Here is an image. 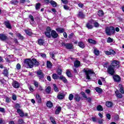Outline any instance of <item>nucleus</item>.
I'll use <instances>...</instances> for the list:
<instances>
[{
  "instance_id": "nucleus-23",
  "label": "nucleus",
  "mask_w": 124,
  "mask_h": 124,
  "mask_svg": "<svg viewBox=\"0 0 124 124\" xmlns=\"http://www.w3.org/2000/svg\"><path fill=\"white\" fill-rule=\"evenodd\" d=\"M78 17H79V18L83 19L85 18V15L83 14V12H79L78 14Z\"/></svg>"
},
{
  "instance_id": "nucleus-54",
  "label": "nucleus",
  "mask_w": 124,
  "mask_h": 124,
  "mask_svg": "<svg viewBox=\"0 0 124 124\" xmlns=\"http://www.w3.org/2000/svg\"><path fill=\"white\" fill-rule=\"evenodd\" d=\"M18 124H24V120L23 119H19L18 120Z\"/></svg>"
},
{
  "instance_id": "nucleus-13",
  "label": "nucleus",
  "mask_w": 124,
  "mask_h": 124,
  "mask_svg": "<svg viewBox=\"0 0 124 124\" xmlns=\"http://www.w3.org/2000/svg\"><path fill=\"white\" fill-rule=\"evenodd\" d=\"M74 98L75 100H76V101H78H78H80V100H81V97L78 94H76L74 95Z\"/></svg>"
},
{
  "instance_id": "nucleus-3",
  "label": "nucleus",
  "mask_w": 124,
  "mask_h": 124,
  "mask_svg": "<svg viewBox=\"0 0 124 124\" xmlns=\"http://www.w3.org/2000/svg\"><path fill=\"white\" fill-rule=\"evenodd\" d=\"M105 31L107 35L109 36H111L112 34H115V28L113 26L106 27Z\"/></svg>"
},
{
  "instance_id": "nucleus-4",
  "label": "nucleus",
  "mask_w": 124,
  "mask_h": 124,
  "mask_svg": "<svg viewBox=\"0 0 124 124\" xmlns=\"http://www.w3.org/2000/svg\"><path fill=\"white\" fill-rule=\"evenodd\" d=\"M83 71L85 73L87 80L91 79L92 74H94V72H93V70H86V69H84Z\"/></svg>"
},
{
  "instance_id": "nucleus-40",
  "label": "nucleus",
  "mask_w": 124,
  "mask_h": 124,
  "mask_svg": "<svg viewBox=\"0 0 124 124\" xmlns=\"http://www.w3.org/2000/svg\"><path fill=\"white\" fill-rule=\"evenodd\" d=\"M86 27L88 28V29H93V25H92V24H90V23H87L86 24Z\"/></svg>"
},
{
  "instance_id": "nucleus-32",
  "label": "nucleus",
  "mask_w": 124,
  "mask_h": 124,
  "mask_svg": "<svg viewBox=\"0 0 124 124\" xmlns=\"http://www.w3.org/2000/svg\"><path fill=\"white\" fill-rule=\"evenodd\" d=\"M88 42L91 44H96V41L92 39H88Z\"/></svg>"
},
{
  "instance_id": "nucleus-63",
  "label": "nucleus",
  "mask_w": 124,
  "mask_h": 124,
  "mask_svg": "<svg viewBox=\"0 0 124 124\" xmlns=\"http://www.w3.org/2000/svg\"><path fill=\"white\" fill-rule=\"evenodd\" d=\"M114 120H115V122L117 121H119V115L116 116L114 118Z\"/></svg>"
},
{
  "instance_id": "nucleus-22",
  "label": "nucleus",
  "mask_w": 124,
  "mask_h": 124,
  "mask_svg": "<svg viewBox=\"0 0 124 124\" xmlns=\"http://www.w3.org/2000/svg\"><path fill=\"white\" fill-rule=\"evenodd\" d=\"M62 111V107H57V108L56 109L55 111V114L56 115H59L60 113H61V111Z\"/></svg>"
},
{
  "instance_id": "nucleus-28",
  "label": "nucleus",
  "mask_w": 124,
  "mask_h": 124,
  "mask_svg": "<svg viewBox=\"0 0 124 124\" xmlns=\"http://www.w3.org/2000/svg\"><path fill=\"white\" fill-rule=\"evenodd\" d=\"M51 31H47L45 32V35H46V37H48V38H51Z\"/></svg>"
},
{
  "instance_id": "nucleus-36",
  "label": "nucleus",
  "mask_w": 124,
  "mask_h": 124,
  "mask_svg": "<svg viewBox=\"0 0 124 124\" xmlns=\"http://www.w3.org/2000/svg\"><path fill=\"white\" fill-rule=\"evenodd\" d=\"M46 93H50L51 92V87H47L46 89Z\"/></svg>"
},
{
  "instance_id": "nucleus-16",
  "label": "nucleus",
  "mask_w": 124,
  "mask_h": 124,
  "mask_svg": "<svg viewBox=\"0 0 124 124\" xmlns=\"http://www.w3.org/2000/svg\"><path fill=\"white\" fill-rule=\"evenodd\" d=\"M60 80H62L63 83L65 84L67 83V79L65 78V77H63V76H61V77H59Z\"/></svg>"
},
{
  "instance_id": "nucleus-43",
  "label": "nucleus",
  "mask_w": 124,
  "mask_h": 124,
  "mask_svg": "<svg viewBox=\"0 0 124 124\" xmlns=\"http://www.w3.org/2000/svg\"><path fill=\"white\" fill-rule=\"evenodd\" d=\"M40 5H41V4L40 3H38L36 4V6H35L36 10H38V9L40 8Z\"/></svg>"
},
{
  "instance_id": "nucleus-34",
  "label": "nucleus",
  "mask_w": 124,
  "mask_h": 124,
  "mask_svg": "<svg viewBox=\"0 0 124 124\" xmlns=\"http://www.w3.org/2000/svg\"><path fill=\"white\" fill-rule=\"evenodd\" d=\"M52 78L53 79L56 80L57 79H59V78H60V77H59V76H58V75H57L56 74H53L52 75Z\"/></svg>"
},
{
  "instance_id": "nucleus-50",
  "label": "nucleus",
  "mask_w": 124,
  "mask_h": 124,
  "mask_svg": "<svg viewBox=\"0 0 124 124\" xmlns=\"http://www.w3.org/2000/svg\"><path fill=\"white\" fill-rule=\"evenodd\" d=\"M63 8L65 9V10H69V7L66 5H64L63 6Z\"/></svg>"
},
{
  "instance_id": "nucleus-51",
  "label": "nucleus",
  "mask_w": 124,
  "mask_h": 124,
  "mask_svg": "<svg viewBox=\"0 0 124 124\" xmlns=\"http://www.w3.org/2000/svg\"><path fill=\"white\" fill-rule=\"evenodd\" d=\"M93 24L95 28H98V27H99V24H98L97 22H94Z\"/></svg>"
},
{
  "instance_id": "nucleus-19",
  "label": "nucleus",
  "mask_w": 124,
  "mask_h": 124,
  "mask_svg": "<svg viewBox=\"0 0 124 124\" xmlns=\"http://www.w3.org/2000/svg\"><path fill=\"white\" fill-rule=\"evenodd\" d=\"M29 17L30 19H31V20H30V22L31 25L34 24V18H33V16H31V15H30Z\"/></svg>"
},
{
  "instance_id": "nucleus-12",
  "label": "nucleus",
  "mask_w": 124,
  "mask_h": 124,
  "mask_svg": "<svg viewBox=\"0 0 124 124\" xmlns=\"http://www.w3.org/2000/svg\"><path fill=\"white\" fill-rule=\"evenodd\" d=\"M93 48V54H94V55L95 56H99V50H98V49H97L96 47H94Z\"/></svg>"
},
{
  "instance_id": "nucleus-64",
  "label": "nucleus",
  "mask_w": 124,
  "mask_h": 124,
  "mask_svg": "<svg viewBox=\"0 0 124 124\" xmlns=\"http://www.w3.org/2000/svg\"><path fill=\"white\" fill-rule=\"evenodd\" d=\"M6 102H7V103H9V102H10V99L9 97L6 98Z\"/></svg>"
},
{
  "instance_id": "nucleus-61",
  "label": "nucleus",
  "mask_w": 124,
  "mask_h": 124,
  "mask_svg": "<svg viewBox=\"0 0 124 124\" xmlns=\"http://www.w3.org/2000/svg\"><path fill=\"white\" fill-rule=\"evenodd\" d=\"M20 104H16L15 105V108H16V109H19V108H20Z\"/></svg>"
},
{
  "instance_id": "nucleus-33",
  "label": "nucleus",
  "mask_w": 124,
  "mask_h": 124,
  "mask_svg": "<svg viewBox=\"0 0 124 124\" xmlns=\"http://www.w3.org/2000/svg\"><path fill=\"white\" fill-rule=\"evenodd\" d=\"M106 105L107 106V107L110 108L111 106H113V103L111 102H107L106 103Z\"/></svg>"
},
{
  "instance_id": "nucleus-48",
  "label": "nucleus",
  "mask_w": 124,
  "mask_h": 124,
  "mask_svg": "<svg viewBox=\"0 0 124 124\" xmlns=\"http://www.w3.org/2000/svg\"><path fill=\"white\" fill-rule=\"evenodd\" d=\"M66 75L68 77H71V73L69 70H67L66 72Z\"/></svg>"
},
{
  "instance_id": "nucleus-49",
  "label": "nucleus",
  "mask_w": 124,
  "mask_h": 124,
  "mask_svg": "<svg viewBox=\"0 0 124 124\" xmlns=\"http://www.w3.org/2000/svg\"><path fill=\"white\" fill-rule=\"evenodd\" d=\"M40 56H41V57H42V58L46 59V55L44 53H40Z\"/></svg>"
},
{
  "instance_id": "nucleus-37",
  "label": "nucleus",
  "mask_w": 124,
  "mask_h": 124,
  "mask_svg": "<svg viewBox=\"0 0 124 124\" xmlns=\"http://www.w3.org/2000/svg\"><path fill=\"white\" fill-rule=\"evenodd\" d=\"M96 109L97 111H103V108L101 105H99L97 107Z\"/></svg>"
},
{
  "instance_id": "nucleus-1",
  "label": "nucleus",
  "mask_w": 124,
  "mask_h": 124,
  "mask_svg": "<svg viewBox=\"0 0 124 124\" xmlns=\"http://www.w3.org/2000/svg\"><path fill=\"white\" fill-rule=\"evenodd\" d=\"M118 68L120 67V62L119 61H117L114 60L111 63V64L110 65L108 68V72L110 75H114L115 73V68Z\"/></svg>"
},
{
  "instance_id": "nucleus-46",
  "label": "nucleus",
  "mask_w": 124,
  "mask_h": 124,
  "mask_svg": "<svg viewBox=\"0 0 124 124\" xmlns=\"http://www.w3.org/2000/svg\"><path fill=\"white\" fill-rule=\"evenodd\" d=\"M74 97V95L72 94H70L69 95V100H72Z\"/></svg>"
},
{
  "instance_id": "nucleus-38",
  "label": "nucleus",
  "mask_w": 124,
  "mask_h": 124,
  "mask_svg": "<svg viewBox=\"0 0 124 124\" xmlns=\"http://www.w3.org/2000/svg\"><path fill=\"white\" fill-rule=\"evenodd\" d=\"M16 36L18 37L19 39H21V40H23L24 39V36H22V35L20 33H17Z\"/></svg>"
},
{
  "instance_id": "nucleus-18",
  "label": "nucleus",
  "mask_w": 124,
  "mask_h": 124,
  "mask_svg": "<svg viewBox=\"0 0 124 124\" xmlns=\"http://www.w3.org/2000/svg\"><path fill=\"white\" fill-rule=\"evenodd\" d=\"M36 98L37 99V101L38 103H41L42 102V100L41 99V97H40V96L38 94H36Z\"/></svg>"
},
{
  "instance_id": "nucleus-29",
  "label": "nucleus",
  "mask_w": 124,
  "mask_h": 124,
  "mask_svg": "<svg viewBox=\"0 0 124 124\" xmlns=\"http://www.w3.org/2000/svg\"><path fill=\"white\" fill-rule=\"evenodd\" d=\"M38 43L39 45L42 46V45H43V44H44V40H43L42 39H39Z\"/></svg>"
},
{
  "instance_id": "nucleus-58",
  "label": "nucleus",
  "mask_w": 124,
  "mask_h": 124,
  "mask_svg": "<svg viewBox=\"0 0 124 124\" xmlns=\"http://www.w3.org/2000/svg\"><path fill=\"white\" fill-rule=\"evenodd\" d=\"M39 91H40V92H42V91H44V89H43V88H42V86L41 85H39V87H38Z\"/></svg>"
},
{
  "instance_id": "nucleus-62",
  "label": "nucleus",
  "mask_w": 124,
  "mask_h": 124,
  "mask_svg": "<svg viewBox=\"0 0 124 124\" xmlns=\"http://www.w3.org/2000/svg\"><path fill=\"white\" fill-rule=\"evenodd\" d=\"M29 88L31 92H34V90H33V88H32V87H31V85L29 86Z\"/></svg>"
},
{
  "instance_id": "nucleus-27",
  "label": "nucleus",
  "mask_w": 124,
  "mask_h": 124,
  "mask_svg": "<svg viewBox=\"0 0 124 124\" xmlns=\"http://www.w3.org/2000/svg\"><path fill=\"white\" fill-rule=\"evenodd\" d=\"M3 74L4 76L7 77V76H8V70H7V69H5L3 70Z\"/></svg>"
},
{
  "instance_id": "nucleus-42",
  "label": "nucleus",
  "mask_w": 124,
  "mask_h": 124,
  "mask_svg": "<svg viewBox=\"0 0 124 124\" xmlns=\"http://www.w3.org/2000/svg\"><path fill=\"white\" fill-rule=\"evenodd\" d=\"M113 39H112L111 37H109L107 39V42L108 43H112L113 42Z\"/></svg>"
},
{
  "instance_id": "nucleus-10",
  "label": "nucleus",
  "mask_w": 124,
  "mask_h": 124,
  "mask_svg": "<svg viewBox=\"0 0 124 124\" xmlns=\"http://www.w3.org/2000/svg\"><path fill=\"white\" fill-rule=\"evenodd\" d=\"M51 36H52L53 38H57V37L59 36V34L55 30H52L51 32Z\"/></svg>"
},
{
  "instance_id": "nucleus-47",
  "label": "nucleus",
  "mask_w": 124,
  "mask_h": 124,
  "mask_svg": "<svg viewBox=\"0 0 124 124\" xmlns=\"http://www.w3.org/2000/svg\"><path fill=\"white\" fill-rule=\"evenodd\" d=\"M62 69L59 68L57 69V74L58 75H62Z\"/></svg>"
},
{
  "instance_id": "nucleus-5",
  "label": "nucleus",
  "mask_w": 124,
  "mask_h": 124,
  "mask_svg": "<svg viewBox=\"0 0 124 124\" xmlns=\"http://www.w3.org/2000/svg\"><path fill=\"white\" fill-rule=\"evenodd\" d=\"M62 45L68 50L73 49V45L72 44L62 43Z\"/></svg>"
},
{
  "instance_id": "nucleus-53",
  "label": "nucleus",
  "mask_w": 124,
  "mask_h": 124,
  "mask_svg": "<svg viewBox=\"0 0 124 124\" xmlns=\"http://www.w3.org/2000/svg\"><path fill=\"white\" fill-rule=\"evenodd\" d=\"M19 1H18L16 0H13L12 1L11 3H12V4H17V3H18Z\"/></svg>"
},
{
  "instance_id": "nucleus-14",
  "label": "nucleus",
  "mask_w": 124,
  "mask_h": 124,
  "mask_svg": "<svg viewBox=\"0 0 124 124\" xmlns=\"http://www.w3.org/2000/svg\"><path fill=\"white\" fill-rule=\"evenodd\" d=\"M119 88V91L122 94H124V87L122 84H119L118 86Z\"/></svg>"
},
{
  "instance_id": "nucleus-20",
  "label": "nucleus",
  "mask_w": 124,
  "mask_h": 124,
  "mask_svg": "<svg viewBox=\"0 0 124 124\" xmlns=\"http://www.w3.org/2000/svg\"><path fill=\"white\" fill-rule=\"evenodd\" d=\"M113 79L115 82H120V81H121V78L118 75L114 76Z\"/></svg>"
},
{
  "instance_id": "nucleus-15",
  "label": "nucleus",
  "mask_w": 124,
  "mask_h": 124,
  "mask_svg": "<svg viewBox=\"0 0 124 124\" xmlns=\"http://www.w3.org/2000/svg\"><path fill=\"white\" fill-rule=\"evenodd\" d=\"M80 63L81 62H80V61L77 60L74 62V66H75V67H76V68H78V67H79V66H80Z\"/></svg>"
},
{
  "instance_id": "nucleus-25",
  "label": "nucleus",
  "mask_w": 124,
  "mask_h": 124,
  "mask_svg": "<svg viewBox=\"0 0 124 124\" xmlns=\"http://www.w3.org/2000/svg\"><path fill=\"white\" fill-rule=\"evenodd\" d=\"M46 106L48 107V108H52V107H53V103L51 101H47L46 102Z\"/></svg>"
},
{
  "instance_id": "nucleus-6",
  "label": "nucleus",
  "mask_w": 124,
  "mask_h": 124,
  "mask_svg": "<svg viewBox=\"0 0 124 124\" xmlns=\"http://www.w3.org/2000/svg\"><path fill=\"white\" fill-rule=\"evenodd\" d=\"M17 112L19 114L20 117H27L28 116V113H24V111L21 109H17Z\"/></svg>"
},
{
  "instance_id": "nucleus-41",
  "label": "nucleus",
  "mask_w": 124,
  "mask_h": 124,
  "mask_svg": "<svg viewBox=\"0 0 124 124\" xmlns=\"http://www.w3.org/2000/svg\"><path fill=\"white\" fill-rule=\"evenodd\" d=\"M95 91L96 92H97V93H101V92H102V89L98 87H96L95 89Z\"/></svg>"
},
{
  "instance_id": "nucleus-39",
  "label": "nucleus",
  "mask_w": 124,
  "mask_h": 124,
  "mask_svg": "<svg viewBox=\"0 0 124 124\" xmlns=\"http://www.w3.org/2000/svg\"><path fill=\"white\" fill-rule=\"evenodd\" d=\"M54 90L56 93H58L59 92V89H58V87H57V85L53 84Z\"/></svg>"
},
{
  "instance_id": "nucleus-24",
  "label": "nucleus",
  "mask_w": 124,
  "mask_h": 124,
  "mask_svg": "<svg viewBox=\"0 0 124 124\" xmlns=\"http://www.w3.org/2000/svg\"><path fill=\"white\" fill-rule=\"evenodd\" d=\"M56 31H57L58 32H60V33H62V32H64V29L61 28H57L56 29Z\"/></svg>"
},
{
  "instance_id": "nucleus-35",
  "label": "nucleus",
  "mask_w": 124,
  "mask_h": 124,
  "mask_svg": "<svg viewBox=\"0 0 124 124\" xmlns=\"http://www.w3.org/2000/svg\"><path fill=\"white\" fill-rule=\"evenodd\" d=\"M50 4L53 6V7H57V2L53 0H51L50 1Z\"/></svg>"
},
{
  "instance_id": "nucleus-59",
  "label": "nucleus",
  "mask_w": 124,
  "mask_h": 124,
  "mask_svg": "<svg viewBox=\"0 0 124 124\" xmlns=\"http://www.w3.org/2000/svg\"><path fill=\"white\" fill-rule=\"evenodd\" d=\"M106 117L108 120H111V115L110 114L108 113L106 114Z\"/></svg>"
},
{
  "instance_id": "nucleus-60",
  "label": "nucleus",
  "mask_w": 124,
  "mask_h": 124,
  "mask_svg": "<svg viewBox=\"0 0 124 124\" xmlns=\"http://www.w3.org/2000/svg\"><path fill=\"white\" fill-rule=\"evenodd\" d=\"M12 99L13 100H16L17 99V97L16 96V95L15 94L13 95Z\"/></svg>"
},
{
  "instance_id": "nucleus-56",
  "label": "nucleus",
  "mask_w": 124,
  "mask_h": 124,
  "mask_svg": "<svg viewBox=\"0 0 124 124\" xmlns=\"http://www.w3.org/2000/svg\"><path fill=\"white\" fill-rule=\"evenodd\" d=\"M16 69H17V70H19V69H21V65L19 63L17 64Z\"/></svg>"
},
{
  "instance_id": "nucleus-26",
  "label": "nucleus",
  "mask_w": 124,
  "mask_h": 124,
  "mask_svg": "<svg viewBox=\"0 0 124 124\" xmlns=\"http://www.w3.org/2000/svg\"><path fill=\"white\" fill-rule=\"evenodd\" d=\"M46 66L48 68H52V63L50 61H46Z\"/></svg>"
},
{
  "instance_id": "nucleus-44",
  "label": "nucleus",
  "mask_w": 124,
  "mask_h": 124,
  "mask_svg": "<svg viewBox=\"0 0 124 124\" xmlns=\"http://www.w3.org/2000/svg\"><path fill=\"white\" fill-rule=\"evenodd\" d=\"M25 32L28 35H31L32 34L31 31L30 30H25Z\"/></svg>"
},
{
  "instance_id": "nucleus-17",
  "label": "nucleus",
  "mask_w": 124,
  "mask_h": 124,
  "mask_svg": "<svg viewBox=\"0 0 124 124\" xmlns=\"http://www.w3.org/2000/svg\"><path fill=\"white\" fill-rule=\"evenodd\" d=\"M115 94L117 97H118V98H122V97H123V95H122V93H120L119 90L115 91Z\"/></svg>"
},
{
  "instance_id": "nucleus-30",
  "label": "nucleus",
  "mask_w": 124,
  "mask_h": 124,
  "mask_svg": "<svg viewBox=\"0 0 124 124\" xmlns=\"http://www.w3.org/2000/svg\"><path fill=\"white\" fill-rule=\"evenodd\" d=\"M57 97L59 99H62L64 98V94L63 93H60L58 95Z\"/></svg>"
},
{
  "instance_id": "nucleus-9",
  "label": "nucleus",
  "mask_w": 124,
  "mask_h": 124,
  "mask_svg": "<svg viewBox=\"0 0 124 124\" xmlns=\"http://www.w3.org/2000/svg\"><path fill=\"white\" fill-rule=\"evenodd\" d=\"M12 85L15 89H19V88H20V84H19V82L16 80H14Z\"/></svg>"
},
{
  "instance_id": "nucleus-8",
  "label": "nucleus",
  "mask_w": 124,
  "mask_h": 124,
  "mask_svg": "<svg viewBox=\"0 0 124 124\" xmlns=\"http://www.w3.org/2000/svg\"><path fill=\"white\" fill-rule=\"evenodd\" d=\"M37 76L39 79H43L44 78V74L42 72V70L37 71Z\"/></svg>"
},
{
  "instance_id": "nucleus-7",
  "label": "nucleus",
  "mask_w": 124,
  "mask_h": 124,
  "mask_svg": "<svg viewBox=\"0 0 124 124\" xmlns=\"http://www.w3.org/2000/svg\"><path fill=\"white\" fill-rule=\"evenodd\" d=\"M8 39V37L5 34H0V40L1 41H5Z\"/></svg>"
},
{
  "instance_id": "nucleus-2",
  "label": "nucleus",
  "mask_w": 124,
  "mask_h": 124,
  "mask_svg": "<svg viewBox=\"0 0 124 124\" xmlns=\"http://www.w3.org/2000/svg\"><path fill=\"white\" fill-rule=\"evenodd\" d=\"M24 63L26 66H28L30 68H32L34 65L35 66H39L40 63L36 59H26L24 61Z\"/></svg>"
},
{
  "instance_id": "nucleus-21",
  "label": "nucleus",
  "mask_w": 124,
  "mask_h": 124,
  "mask_svg": "<svg viewBox=\"0 0 124 124\" xmlns=\"http://www.w3.org/2000/svg\"><path fill=\"white\" fill-rule=\"evenodd\" d=\"M78 45L79 47H80V48H82V49H84V48H85V47H86L85 44H84V43H83V42H79L78 43Z\"/></svg>"
},
{
  "instance_id": "nucleus-11",
  "label": "nucleus",
  "mask_w": 124,
  "mask_h": 124,
  "mask_svg": "<svg viewBox=\"0 0 124 124\" xmlns=\"http://www.w3.org/2000/svg\"><path fill=\"white\" fill-rule=\"evenodd\" d=\"M4 25L6 26V28L7 29H9L11 30L12 29V27L11 26V24L9 22V21L7 20L4 22Z\"/></svg>"
},
{
  "instance_id": "nucleus-55",
  "label": "nucleus",
  "mask_w": 124,
  "mask_h": 124,
  "mask_svg": "<svg viewBox=\"0 0 124 124\" xmlns=\"http://www.w3.org/2000/svg\"><path fill=\"white\" fill-rule=\"evenodd\" d=\"M61 1L64 4H67V3H68V1L67 0H61Z\"/></svg>"
},
{
  "instance_id": "nucleus-31",
  "label": "nucleus",
  "mask_w": 124,
  "mask_h": 124,
  "mask_svg": "<svg viewBox=\"0 0 124 124\" xmlns=\"http://www.w3.org/2000/svg\"><path fill=\"white\" fill-rule=\"evenodd\" d=\"M98 15L99 17H102L104 15V12L102 10H99L98 12Z\"/></svg>"
},
{
  "instance_id": "nucleus-57",
  "label": "nucleus",
  "mask_w": 124,
  "mask_h": 124,
  "mask_svg": "<svg viewBox=\"0 0 124 124\" xmlns=\"http://www.w3.org/2000/svg\"><path fill=\"white\" fill-rule=\"evenodd\" d=\"M81 94H82V95L83 97H84V98L86 99L87 98V95L84 92H81Z\"/></svg>"
},
{
  "instance_id": "nucleus-45",
  "label": "nucleus",
  "mask_w": 124,
  "mask_h": 124,
  "mask_svg": "<svg viewBox=\"0 0 124 124\" xmlns=\"http://www.w3.org/2000/svg\"><path fill=\"white\" fill-rule=\"evenodd\" d=\"M34 85L36 88H38L39 86H40V85H39V83H38V82L36 81H34Z\"/></svg>"
},
{
  "instance_id": "nucleus-52",
  "label": "nucleus",
  "mask_w": 124,
  "mask_h": 124,
  "mask_svg": "<svg viewBox=\"0 0 124 124\" xmlns=\"http://www.w3.org/2000/svg\"><path fill=\"white\" fill-rule=\"evenodd\" d=\"M109 52L110 53V55H115V54H116V52L113 49H110Z\"/></svg>"
}]
</instances>
